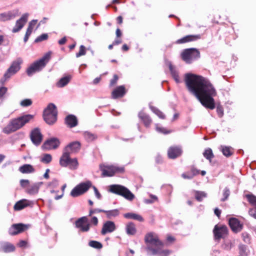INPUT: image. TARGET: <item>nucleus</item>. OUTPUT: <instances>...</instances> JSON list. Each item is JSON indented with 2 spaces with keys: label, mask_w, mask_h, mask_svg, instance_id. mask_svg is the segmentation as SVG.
<instances>
[{
  "label": "nucleus",
  "mask_w": 256,
  "mask_h": 256,
  "mask_svg": "<svg viewBox=\"0 0 256 256\" xmlns=\"http://www.w3.org/2000/svg\"><path fill=\"white\" fill-rule=\"evenodd\" d=\"M66 36L62 38H61L60 40H58V44H60V45H63L64 44H66Z\"/></svg>",
  "instance_id": "63"
},
{
  "label": "nucleus",
  "mask_w": 256,
  "mask_h": 256,
  "mask_svg": "<svg viewBox=\"0 0 256 256\" xmlns=\"http://www.w3.org/2000/svg\"><path fill=\"white\" fill-rule=\"evenodd\" d=\"M124 217L126 218L135 220L139 222H143L144 220L143 218L140 215L132 212L124 214Z\"/></svg>",
  "instance_id": "32"
},
{
  "label": "nucleus",
  "mask_w": 256,
  "mask_h": 256,
  "mask_svg": "<svg viewBox=\"0 0 256 256\" xmlns=\"http://www.w3.org/2000/svg\"><path fill=\"white\" fill-rule=\"evenodd\" d=\"M48 38V35L46 34H43L38 36L34 40L36 42H38L43 40H46Z\"/></svg>",
  "instance_id": "49"
},
{
  "label": "nucleus",
  "mask_w": 256,
  "mask_h": 256,
  "mask_svg": "<svg viewBox=\"0 0 256 256\" xmlns=\"http://www.w3.org/2000/svg\"><path fill=\"white\" fill-rule=\"evenodd\" d=\"M93 188L96 196L98 198L100 199L101 198V194L99 192L98 190L94 186Z\"/></svg>",
  "instance_id": "59"
},
{
  "label": "nucleus",
  "mask_w": 256,
  "mask_h": 256,
  "mask_svg": "<svg viewBox=\"0 0 256 256\" xmlns=\"http://www.w3.org/2000/svg\"><path fill=\"white\" fill-rule=\"evenodd\" d=\"M126 232L128 235H134L136 234V229L133 222H129L126 226Z\"/></svg>",
  "instance_id": "34"
},
{
  "label": "nucleus",
  "mask_w": 256,
  "mask_h": 256,
  "mask_svg": "<svg viewBox=\"0 0 256 256\" xmlns=\"http://www.w3.org/2000/svg\"><path fill=\"white\" fill-rule=\"evenodd\" d=\"M116 229V226L114 222L112 221H106L104 223L100 233L104 236L108 233H111Z\"/></svg>",
  "instance_id": "20"
},
{
  "label": "nucleus",
  "mask_w": 256,
  "mask_h": 256,
  "mask_svg": "<svg viewBox=\"0 0 256 256\" xmlns=\"http://www.w3.org/2000/svg\"><path fill=\"white\" fill-rule=\"evenodd\" d=\"M30 139L32 142L36 146L39 145L42 139V135L38 128L33 130L30 133Z\"/></svg>",
  "instance_id": "21"
},
{
  "label": "nucleus",
  "mask_w": 256,
  "mask_h": 256,
  "mask_svg": "<svg viewBox=\"0 0 256 256\" xmlns=\"http://www.w3.org/2000/svg\"><path fill=\"white\" fill-rule=\"evenodd\" d=\"M110 191L114 194L121 196L126 199L132 201L134 195L126 187L119 184H112L110 186Z\"/></svg>",
  "instance_id": "6"
},
{
  "label": "nucleus",
  "mask_w": 256,
  "mask_h": 256,
  "mask_svg": "<svg viewBox=\"0 0 256 256\" xmlns=\"http://www.w3.org/2000/svg\"><path fill=\"white\" fill-rule=\"evenodd\" d=\"M60 164L62 167H68L70 170H76L78 166L76 158H71L70 154L66 152L62 153L60 159Z\"/></svg>",
  "instance_id": "7"
},
{
  "label": "nucleus",
  "mask_w": 256,
  "mask_h": 256,
  "mask_svg": "<svg viewBox=\"0 0 256 256\" xmlns=\"http://www.w3.org/2000/svg\"><path fill=\"white\" fill-rule=\"evenodd\" d=\"M19 171L22 174H30L34 172L33 166L30 164H24L19 168Z\"/></svg>",
  "instance_id": "30"
},
{
  "label": "nucleus",
  "mask_w": 256,
  "mask_h": 256,
  "mask_svg": "<svg viewBox=\"0 0 256 256\" xmlns=\"http://www.w3.org/2000/svg\"><path fill=\"white\" fill-rule=\"evenodd\" d=\"M229 226L234 232H238L242 230L243 224L240 223L238 219L235 218H232L228 220Z\"/></svg>",
  "instance_id": "19"
},
{
  "label": "nucleus",
  "mask_w": 256,
  "mask_h": 256,
  "mask_svg": "<svg viewBox=\"0 0 256 256\" xmlns=\"http://www.w3.org/2000/svg\"><path fill=\"white\" fill-rule=\"evenodd\" d=\"M51 57L50 52L45 54L42 58L34 62L26 70V74L28 76H32L36 72H38L44 68L49 62Z\"/></svg>",
  "instance_id": "3"
},
{
  "label": "nucleus",
  "mask_w": 256,
  "mask_h": 256,
  "mask_svg": "<svg viewBox=\"0 0 256 256\" xmlns=\"http://www.w3.org/2000/svg\"><path fill=\"white\" fill-rule=\"evenodd\" d=\"M116 20H117V22L120 24L122 23V21H123V18L122 16H118L117 18H116Z\"/></svg>",
  "instance_id": "64"
},
{
  "label": "nucleus",
  "mask_w": 256,
  "mask_h": 256,
  "mask_svg": "<svg viewBox=\"0 0 256 256\" xmlns=\"http://www.w3.org/2000/svg\"><path fill=\"white\" fill-rule=\"evenodd\" d=\"M126 93L124 86H120L116 87L112 92V98L114 99L122 98Z\"/></svg>",
  "instance_id": "26"
},
{
  "label": "nucleus",
  "mask_w": 256,
  "mask_h": 256,
  "mask_svg": "<svg viewBox=\"0 0 256 256\" xmlns=\"http://www.w3.org/2000/svg\"><path fill=\"white\" fill-rule=\"evenodd\" d=\"M145 242L148 246L152 247L154 246L156 248L158 246H164V243L160 240L157 234L153 232H150L146 234L144 236Z\"/></svg>",
  "instance_id": "9"
},
{
  "label": "nucleus",
  "mask_w": 256,
  "mask_h": 256,
  "mask_svg": "<svg viewBox=\"0 0 256 256\" xmlns=\"http://www.w3.org/2000/svg\"><path fill=\"white\" fill-rule=\"evenodd\" d=\"M60 144V142L57 138H53L46 140L42 144V148L44 150H54Z\"/></svg>",
  "instance_id": "15"
},
{
  "label": "nucleus",
  "mask_w": 256,
  "mask_h": 256,
  "mask_svg": "<svg viewBox=\"0 0 256 256\" xmlns=\"http://www.w3.org/2000/svg\"><path fill=\"white\" fill-rule=\"evenodd\" d=\"M228 228L225 225L216 224L213 230L214 238L216 240L225 238L228 236Z\"/></svg>",
  "instance_id": "11"
},
{
  "label": "nucleus",
  "mask_w": 256,
  "mask_h": 256,
  "mask_svg": "<svg viewBox=\"0 0 256 256\" xmlns=\"http://www.w3.org/2000/svg\"><path fill=\"white\" fill-rule=\"evenodd\" d=\"M200 38L201 36L200 34L187 35L182 37L181 38L176 40V43L178 44H183L185 43L196 41L198 40H200Z\"/></svg>",
  "instance_id": "22"
},
{
  "label": "nucleus",
  "mask_w": 256,
  "mask_h": 256,
  "mask_svg": "<svg viewBox=\"0 0 256 256\" xmlns=\"http://www.w3.org/2000/svg\"><path fill=\"white\" fill-rule=\"evenodd\" d=\"M36 22H37L36 20H32L29 22L28 26H29L30 27H31L32 29H34V28L35 26V25L36 24Z\"/></svg>",
  "instance_id": "61"
},
{
  "label": "nucleus",
  "mask_w": 256,
  "mask_h": 256,
  "mask_svg": "<svg viewBox=\"0 0 256 256\" xmlns=\"http://www.w3.org/2000/svg\"><path fill=\"white\" fill-rule=\"evenodd\" d=\"M2 248L4 252H10L14 251L15 246L12 244L7 242L2 246Z\"/></svg>",
  "instance_id": "36"
},
{
  "label": "nucleus",
  "mask_w": 256,
  "mask_h": 256,
  "mask_svg": "<svg viewBox=\"0 0 256 256\" xmlns=\"http://www.w3.org/2000/svg\"><path fill=\"white\" fill-rule=\"evenodd\" d=\"M104 210L99 209V208H90L89 211L88 216H91L94 214L98 213V212H104Z\"/></svg>",
  "instance_id": "53"
},
{
  "label": "nucleus",
  "mask_w": 256,
  "mask_h": 256,
  "mask_svg": "<svg viewBox=\"0 0 256 256\" xmlns=\"http://www.w3.org/2000/svg\"><path fill=\"white\" fill-rule=\"evenodd\" d=\"M223 154L227 157L230 156L232 154L231 148L228 146H224L222 150Z\"/></svg>",
  "instance_id": "45"
},
{
  "label": "nucleus",
  "mask_w": 256,
  "mask_h": 256,
  "mask_svg": "<svg viewBox=\"0 0 256 256\" xmlns=\"http://www.w3.org/2000/svg\"><path fill=\"white\" fill-rule=\"evenodd\" d=\"M104 213L106 214V218L110 219L113 217H116L118 216L120 212L118 210L114 209L110 210H104Z\"/></svg>",
  "instance_id": "35"
},
{
  "label": "nucleus",
  "mask_w": 256,
  "mask_h": 256,
  "mask_svg": "<svg viewBox=\"0 0 256 256\" xmlns=\"http://www.w3.org/2000/svg\"><path fill=\"white\" fill-rule=\"evenodd\" d=\"M163 246H158L156 248L148 246L146 248L153 255L157 254H162V256H168L169 255L171 252L168 250H162Z\"/></svg>",
  "instance_id": "24"
},
{
  "label": "nucleus",
  "mask_w": 256,
  "mask_h": 256,
  "mask_svg": "<svg viewBox=\"0 0 256 256\" xmlns=\"http://www.w3.org/2000/svg\"><path fill=\"white\" fill-rule=\"evenodd\" d=\"M29 205V202L26 199H22L16 202L14 206V209L16 211H18L24 209Z\"/></svg>",
  "instance_id": "29"
},
{
  "label": "nucleus",
  "mask_w": 256,
  "mask_h": 256,
  "mask_svg": "<svg viewBox=\"0 0 256 256\" xmlns=\"http://www.w3.org/2000/svg\"><path fill=\"white\" fill-rule=\"evenodd\" d=\"M58 111L56 106L52 103L50 104L44 110L43 117L48 124H52L57 120Z\"/></svg>",
  "instance_id": "4"
},
{
  "label": "nucleus",
  "mask_w": 256,
  "mask_h": 256,
  "mask_svg": "<svg viewBox=\"0 0 256 256\" xmlns=\"http://www.w3.org/2000/svg\"><path fill=\"white\" fill-rule=\"evenodd\" d=\"M206 196V194L204 192L196 191L195 192V198L198 202L202 201Z\"/></svg>",
  "instance_id": "43"
},
{
  "label": "nucleus",
  "mask_w": 256,
  "mask_h": 256,
  "mask_svg": "<svg viewBox=\"0 0 256 256\" xmlns=\"http://www.w3.org/2000/svg\"><path fill=\"white\" fill-rule=\"evenodd\" d=\"M184 82L188 91L196 96L203 106L210 110L215 108L213 97L216 96L217 92L208 78L188 73L185 74Z\"/></svg>",
  "instance_id": "1"
},
{
  "label": "nucleus",
  "mask_w": 256,
  "mask_h": 256,
  "mask_svg": "<svg viewBox=\"0 0 256 256\" xmlns=\"http://www.w3.org/2000/svg\"><path fill=\"white\" fill-rule=\"evenodd\" d=\"M52 156L50 154H45L41 158L40 161L44 164H48L52 162Z\"/></svg>",
  "instance_id": "42"
},
{
  "label": "nucleus",
  "mask_w": 256,
  "mask_h": 256,
  "mask_svg": "<svg viewBox=\"0 0 256 256\" xmlns=\"http://www.w3.org/2000/svg\"><path fill=\"white\" fill-rule=\"evenodd\" d=\"M88 245L96 249H101L102 248V244L100 242L96 240L90 241Z\"/></svg>",
  "instance_id": "44"
},
{
  "label": "nucleus",
  "mask_w": 256,
  "mask_h": 256,
  "mask_svg": "<svg viewBox=\"0 0 256 256\" xmlns=\"http://www.w3.org/2000/svg\"><path fill=\"white\" fill-rule=\"evenodd\" d=\"M92 186V182L88 181L86 182L80 183L74 188L70 192L72 197H76L85 193Z\"/></svg>",
  "instance_id": "10"
},
{
  "label": "nucleus",
  "mask_w": 256,
  "mask_h": 256,
  "mask_svg": "<svg viewBox=\"0 0 256 256\" xmlns=\"http://www.w3.org/2000/svg\"><path fill=\"white\" fill-rule=\"evenodd\" d=\"M242 236L244 242H250V238L248 234L242 233Z\"/></svg>",
  "instance_id": "57"
},
{
  "label": "nucleus",
  "mask_w": 256,
  "mask_h": 256,
  "mask_svg": "<svg viewBox=\"0 0 256 256\" xmlns=\"http://www.w3.org/2000/svg\"><path fill=\"white\" fill-rule=\"evenodd\" d=\"M29 183L30 182L28 180H20V184L24 188H26Z\"/></svg>",
  "instance_id": "55"
},
{
  "label": "nucleus",
  "mask_w": 256,
  "mask_h": 256,
  "mask_svg": "<svg viewBox=\"0 0 256 256\" xmlns=\"http://www.w3.org/2000/svg\"><path fill=\"white\" fill-rule=\"evenodd\" d=\"M230 194V190L228 188H225L223 192L224 198H222L221 200L222 202L225 201L229 196Z\"/></svg>",
  "instance_id": "51"
},
{
  "label": "nucleus",
  "mask_w": 256,
  "mask_h": 256,
  "mask_svg": "<svg viewBox=\"0 0 256 256\" xmlns=\"http://www.w3.org/2000/svg\"><path fill=\"white\" fill-rule=\"evenodd\" d=\"M84 138L88 141H92L96 138V136L88 132L84 133Z\"/></svg>",
  "instance_id": "46"
},
{
  "label": "nucleus",
  "mask_w": 256,
  "mask_h": 256,
  "mask_svg": "<svg viewBox=\"0 0 256 256\" xmlns=\"http://www.w3.org/2000/svg\"><path fill=\"white\" fill-rule=\"evenodd\" d=\"M28 14H24L16 21V25L12 30V32L16 33L19 32L24 26L28 21Z\"/></svg>",
  "instance_id": "18"
},
{
  "label": "nucleus",
  "mask_w": 256,
  "mask_h": 256,
  "mask_svg": "<svg viewBox=\"0 0 256 256\" xmlns=\"http://www.w3.org/2000/svg\"><path fill=\"white\" fill-rule=\"evenodd\" d=\"M32 101L31 99L26 98L22 100L20 102V105L22 107H26L32 104Z\"/></svg>",
  "instance_id": "47"
},
{
  "label": "nucleus",
  "mask_w": 256,
  "mask_h": 256,
  "mask_svg": "<svg viewBox=\"0 0 256 256\" xmlns=\"http://www.w3.org/2000/svg\"><path fill=\"white\" fill-rule=\"evenodd\" d=\"M34 116L26 114L12 119L2 130L6 134H10L20 129L31 120H33Z\"/></svg>",
  "instance_id": "2"
},
{
  "label": "nucleus",
  "mask_w": 256,
  "mask_h": 256,
  "mask_svg": "<svg viewBox=\"0 0 256 256\" xmlns=\"http://www.w3.org/2000/svg\"><path fill=\"white\" fill-rule=\"evenodd\" d=\"M167 241L170 243H172L175 241V238L174 237L171 236H168L166 238Z\"/></svg>",
  "instance_id": "60"
},
{
  "label": "nucleus",
  "mask_w": 256,
  "mask_h": 256,
  "mask_svg": "<svg viewBox=\"0 0 256 256\" xmlns=\"http://www.w3.org/2000/svg\"><path fill=\"white\" fill-rule=\"evenodd\" d=\"M76 227L79 228L82 232H88L90 228V224L86 216H82L78 218L75 222Z\"/></svg>",
  "instance_id": "13"
},
{
  "label": "nucleus",
  "mask_w": 256,
  "mask_h": 256,
  "mask_svg": "<svg viewBox=\"0 0 256 256\" xmlns=\"http://www.w3.org/2000/svg\"><path fill=\"white\" fill-rule=\"evenodd\" d=\"M150 108L154 113L158 116L159 118L161 119H164L166 118V116L164 113L157 108L152 106L150 107Z\"/></svg>",
  "instance_id": "39"
},
{
  "label": "nucleus",
  "mask_w": 256,
  "mask_h": 256,
  "mask_svg": "<svg viewBox=\"0 0 256 256\" xmlns=\"http://www.w3.org/2000/svg\"><path fill=\"white\" fill-rule=\"evenodd\" d=\"M7 91L8 88L6 87L2 86L0 88V100H2Z\"/></svg>",
  "instance_id": "50"
},
{
  "label": "nucleus",
  "mask_w": 256,
  "mask_h": 256,
  "mask_svg": "<svg viewBox=\"0 0 256 256\" xmlns=\"http://www.w3.org/2000/svg\"><path fill=\"white\" fill-rule=\"evenodd\" d=\"M66 124L70 128H74L78 125V120L76 116L70 114L65 118Z\"/></svg>",
  "instance_id": "28"
},
{
  "label": "nucleus",
  "mask_w": 256,
  "mask_h": 256,
  "mask_svg": "<svg viewBox=\"0 0 256 256\" xmlns=\"http://www.w3.org/2000/svg\"><path fill=\"white\" fill-rule=\"evenodd\" d=\"M248 202L255 207L256 209V196L252 194H248L246 196Z\"/></svg>",
  "instance_id": "41"
},
{
  "label": "nucleus",
  "mask_w": 256,
  "mask_h": 256,
  "mask_svg": "<svg viewBox=\"0 0 256 256\" xmlns=\"http://www.w3.org/2000/svg\"><path fill=\"white\" fill-rule=\"evenodd\" d=\"M170 70L171 74L176 83L180 82L178 72L172 67V65L170 66Z\"/></svg>",
  "instance_id": "38"
},
{
  "label": "nucleus",
  "mask_w": 256,
  "mask_h": 256,
  "mask_svg": "<svg viewBox=\"0 0 256 256\" xmlns=\"http://www.w3.org/2000/svg\"><path fill=\"white\" fill-rule=\"evenodd\" d=\"M26 244H27V242L26 241L24 240H21L20 241V242L18 244V246L19 247L22 248V247L26 246Z\"/></svg>",
  "instance_id": "58"
},
{
  "label": "nucleus",
  "mask_w": 256,
  "mask_h": 256,
  "mask_svg": "<svg viewBox=\"0 0 256 256\" xmlns=\"http://www.w3.org/2000/svg\"><path fill=\"white\" fill-rule=\"evenodd\" d=\"M98 219L96 216H92L90 220V224L94 225V226H96L98 224Z\"/></svg>",
  "instance_id": "56"
},
{
  "label": "nucleus",
  "mask_w": 256,
  "mask_h": 256,
  "mask_svg": "<svg viewBox=\"0 0 256 256\" xmlns=\"http://www.w3.org/2000/svg\"><path fill=\"white\" fill-rule=\"evenodd\" d=\"M156 130L160 133L164 134H169L172 132V130H168L165 128L160 126L158 124H155Z\"/></svg>",
  "instance_id": "40"
},
{
  "label": "nucleus",
  "mask_w": 256,
  "mask_h": 256,
  "mask_svg": "<svg viewBox=\"0 0 256 256\" xmlns=\"http://www.w3.org/2000/svg\"><path fill=\"white\" fill-rule=\"evenodd\" d=\"M81 148V144L79 142H74L67 145L64 150V152L68 154H76L79 152Z\"/></svg>",
  "instance_id": "16"
},
{
  "label": "nucleus",
  "mask_w": 256,
  "mask_h": 256,
  "mask_svg": "<svg viewBox=\"0 0 256 256\" xmlns=\"http://www.w3.org/2000/svg\"><path fill=\"white\" fill-rule=\"evenodd\" d=\"M216 112L220 118H222L224 114L223 108L222 106H218L216 108Z\"/></svg>",
  "instance_id": "54"
},
{
  "label": "nucleus",
  "mask_w": 256,
  "mask_h": 256,
  "mask_svg": "<svg viewBox=\"0 0 256 256\" xmlns=\"http://www.w3.org/2000/svg\"><path fill=\"white\" fill-rule=\"evenodd\" d=\"M18 15V10H14L12 11H8L0 14V20L1 21L10 20L15 18Z\"/></svg>",
  "instance_id": "23"
},
{
  "label": "nucleus",
  "mask_w": 256,
  "mask_h": 256,
  "mask_svg": "<svg viewBox=\"0 0 256 256\" xmlns=\"http://www.w3.org/2000/svg\"><path fill=\"white\" fill-rule=\"evenodd\" d=\"M182 153V150L180 146H172L168 150V156L170 159H175L180 156Z\"/></svg>",
  "instance_id": "17"
},
{
  "label": "nucleus",
  "mask_w": 256,
  "mask_h": 256,
  "mask_svg": "<svg viewBox=\"0 0 256 256\" xmlns=\"http://www.w3.org/2000/svg\"><path fill=\"white\" fill-rule=\"evenodd\" d=\"M200 57V52L196 48H190L184 50L181 54L182 60L187 64Z\"/></svg>",
  "instance_id": "8"
},
{
  "label": "nucleus",
  "mask_w": 256,
  "mask_h": 256,
  "mask_svg": "<svg viewBox=\"0 0 256 256\" xmlns=\"http://www.w3.org/2000/svg\"><path fill=\"white\" fill-rule=\"evenodd\" d=\"M86 54V47L83 45H81L80 47L79 52L76 54V58L80 57L81 56L85 55Z\"/></svg>",
  "instance_id": "48"
},
{
  "label": "nucleus",
  "mask_w": 256,
  "mask_h": 256,
  "mask_svg": "<svg viewBox=\"0 0 256 256\" xmlns=\"http://www.w3.org/2000/svg\"><path fill=\"white\" fill-rule=\"evenodd\" d=\"M118 80V76L117 74H114L113 76V78L110 80V86H114L117 83V82Z\"/></svg>",
  "instance_id": "52"
},
{
  "label": "nucleus",
  "mask_w": 256,
  "mask_h": 256,
  "mask_svg": "<svg viewBox=\"0 0 256 256\" xmlns=\"http://www.w3.org/2000/svg\"><path fill=\"white\" fill-rule=\"evenodd\" d=\"M103 176H112L116 173H122L124 172V167H118L114 166H106L102 168Z\"/></svg>",
  "instance_id": "12"
},
{
  "label": "nucleus",
  "mask_w": 256,
  "mask_h": 256,
  "mask_svg": "<svg viewBox=\"0 0 256 256\" xmlns=\"http://www.w3.org/2000/svg\"><path fill=\"white\" fill-rule=\"evenodd\" d=\"M190 174H188L186 173H183L182 174V177L184 179L190 180L192 179L194 176L200 174V170H198L194 166H190Z\"/></svg>",
  "instance_id": "27"
},
{
  "label": "nucleus",
  "mask_w": 256,
  "mask_h": 256,
  "mask_svg": "<svg viewBox=\"0 0 256 256\" xmlns=\"http://www.w3.org/2000/svg\"><path fill=\"white\" fill-rule=\"evenodd\" d=\"M70 76H66L61 78L56 84V86L59 88H62L66 86L71 80Z\"/></svg>",
  "instance_id": "33"
},
{
  "label": "nucleus",
  "mask_w": 256,
  "mask_h": 256,
  "mask_svg": "<svg viewBox=\"0 0 256 256\" xmlns=\"http://www.w3.org/2000/svg\"><path fill=\"white\" fill-rule=\"evenodd\" d=\"M138 116L146 128H149L152 122L150 116L143 111L138 113Z\"/></svg>",
  "instance_id": "25"
},
{
  "label": "nucleus",
  "mask_w": 256,
  "mask_h": 256,
  "mask_svg": "<svg viewBox=\"0 0 256 256\" xmlns=\"http://www.w3.org/2000/svg\"><path fill=\"white\" fill-rule=\"evenodd\" d=\"M28 228V226L23 224H13L8 230V234L11 236L16 235L24 232Z\"/></svg>",
  "instance_id": "14"
},
{
  "label": "nucleus",
  "mask_w": 256,
  "mask_h": 256,
  "mask_svg": "<svg viewBox=\"0 0 256 256\" xmlns=\"http://www.w3.org/2000/svg\"><path fill=\"white\" fill-rule=\"evenodd\" d=\"M203 156L206 159L208 160L210 162H212V158H214V154L210 148L206 149L203 152Z\"/></svg>",
  "instance_id": "37"
},
{
  "label": "nucleus",
  "mask_w": 256,
  "mask_h": 256,
  "mask_svg": "<svg viewBox=\"0 0 256 256\" xmlns=\"http://www.w3.org/2000/svg\"><path fill=\"white\" fill-rule=\"evenodd\" d=\"M214 214L220 218L221 214V210H219L218 208H216L214 210Z\"/></svg>",
  "instance_id": "62"
},
{
  "label": "nucleus",
  "mask_w": 256,
  "mask_h": 256,
  "mask_svg": "<svg viewBox=\"0 0 256 256\" xmlns=\"http://www.w3.org/2000/svg\"><path fill=\"white\" fill-rule=\"evenodd\" d=\"M40 183L34 184L26 188V192L30 194H35L38 192Z\"/></svg>",
  "instance_id": "31"
},
{
  "label": "nucleus",
  "mask_w": 256,
  "mask_h": 256,
  "mask_svg": "<svg viewBox=\"0 0 256 256\" xmlns=\"http://www.w3.org/2000/svg\"><path fill=\"white\" fill-rule=\"evenodd\" d=\"M22 62V60L20 58L14 61L10 68L6 70L4 74L3 77L0 78V84H4V83L12 77V76L18 72L20 69V65Z\"/></svg>",
  "instance_id": "5"
}]
</instances>
